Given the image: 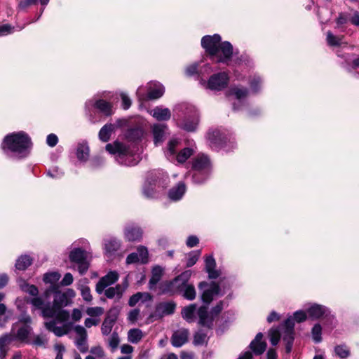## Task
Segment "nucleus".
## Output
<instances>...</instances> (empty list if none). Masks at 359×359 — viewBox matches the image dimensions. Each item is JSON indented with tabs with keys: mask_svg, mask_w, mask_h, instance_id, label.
Listing matches in <instances>:
<instances>
[{
	"mask_svg": "<svg viewBox=\"0 0 359 359\" xmlns=\"http://www.w3.org/2000/svg\"><path fill=\"white\" fill-rule=\"evenodd\" d=\"M269 337L272 345H277L280 337L279 331L277 329H271L269 331Z\"/></svg>",
	"mask_w": 359,
	"mask_h": 359,
	"instance_id": "nucleus-49",
	"label": "nucleus"
},
{
	"mask_svg": "<svg viewBox=\"0 0 359 359\" xmlns=\"http://www.w3.org/2000/svg\"><path fill=\"white\" fill-rule=\"evenodd\" d=\"M82 312L80 309H74L72 310V314H71V317H72V319L73 321L74 322H78L79 321L81 318H82Z\"/></svg>",
	"mask_w": 359,
	"mask_h": 359,
	"instance_id": "nucleus-61",
	"label": "nucleus"
},
{
	"mask_svg": "<svg viewBox=\"0 0 359 359\" xmlns=\"http://www.w3.org/2000/svg\"><path fill=\"white\" fill-rule=\"evenodd\" d=\"M176 304L172 302H164L158 304L155 311L150 317L156 319L161 318L164 316L171 315L174 313Z\"/></svg>",
	"mask_w": 359,
	"mask_h": 359,
	"instance_id": "nucleus-8",
	"label": "nucleus"
},
{
	"mask_svg": "<svg viewBox=\"0 0 359 359\" xmlns=\"http://www.w3.org/2000/svg\"><path fill=\"white\" fill-rule=\"evenodd\" d=\"M228 76L225 73H219L212 75L208 80L207 87L214 90H221L228 83Z\"/></svg>",
	"mask_w": 359,
	"mask_h": 359,
	"instance_id": "nucleus-7",
	"label": "nucleus"
},
{
	"mask_svg": "<svg viewBox=\"0 0 359 359\" xmlns=\"http://www.w3.org/2000/svg\"><path fill=\"white\" fill-rule=\"evenodd\" d=\"M336 354L341 358H346L349 355L348 349L344 346H337L335 347Z\"/></svg>",
	"mask_w": 359,
	"mask_h": 359,
	"instance_id": "nucleus-50",
	"label": "nucleus"
},
{
	"mask_svg": "<svg viewBox=\"0 0 359 359\" xmlns=\"http://www.w3.org/2000/svg\"><path fill=\"white\" fill-rule=\"evenodd\" d=\"M120 342L119 337L117 333L114 332L109 339V345L114 350L116 349Z\"/></svg>",
	"mask_w": 359,
	"mask_h": 359,
	"instance_id": "nucleus-53",
	"label": "nucleus"
},
{
	"mask_svg": "<svg viewBox=\"0 0 359 359\" xmlns=\"http://www.w3.org/2000/svg\"><path fill=\"white\" fill-rule=\"evenodd\" d=\"M57 142V137L55 134H50L48 135L46 142L50 147H55Z\"/></svg>",
	"mask_w": 359,
	"mask_h": 359,
	"instance_id": "nucleus-64",
	"label": "nucleus"
},
{
	"mask_svg": "<svg viewBox=\"0 0 359 359\" xmlns=\"http://www.w3.org/2000/svg\"><path fill=\"white\" fill-rule=\"evenodd\" d=\"M76 337L74 340L75 345L81 353H86L88 350L87 343L88 333L86 328L81 325H75L73 328Z\"/></svg>",
	"mask_w": 359,
	"mask_h": 359,
	"instance_id": "nucleus-5",
	"label": "nucleus"
},
{
	"mask_svg": "<svg viewBox=\"0 0 359 359\" xmlns=\"http://www.w3.org/2000/svg\"><path fill=\"white\" fill-rule=\"evenodd\" d=\"M29 137L24 133H12L5 137L1 148L12 152L22 154L31 147Z\"/></svg>",
	"mask_w": 359,
	"mask_h": 359,
	"instance_id": "nucleus-3",
	"label": "nucleus"
},
{
	"mask_svg": "<svg viewBox=\"0 0 359 359\" xmlns=\"http://www.w3.org/2000/svg\"><path fill=\"white\" fill-rule=\"evenodd\" d=\"M69 259L78 265L80 274H84L89 268V262L87 260L86 252L80 248L73 250L69 254Z\"/></svg>",
	"mask_w": 359,
	"mask_h": 359,
	"instance_id": "nucleus-4",
	"label": "nucleus"
},
{
	"mask_svg": "<svg viewBox=\"0 0 359 359\" xmlns=\"http://www.w3.org/2000/svg\"><path fill=\"white\" fill-rule=\"evenodd\" d=\"M180 292H182L183 297L188 300H193L196 297V290L192 285H187L182 289V290H179Z\"/></svg>",
	"mask_w": 359,
	"mask_h": 359,
	"instance_id": "nucleus-38",
	"label": "nucleus"
},
{
	"mask_svg": "<svg viewBox=\"0 0 359 359\" xmlns=\"http://www.w3.org/2000/svg\"><path fill=\"white\" fill-rule=\"evenodd\" d=\"M118 277L119 275L116 271H109L104 276L102 277L96 284V292L98 294H102L107 287L116 283L118 280Z\"/></svg>",
	"mask_w": 359,
	"mask_h": 359,
	"instance_id": "nucleus-9",
	"label": "nucleus"
},
{
	"mask_svg": "<svg viewBox=\"0 0 359 359\" xmlns=\"http://www.w3.org/2000/svg\"><path fill=\"white\" fill-rule=\"evenodd\" d=\"M32 332V327L29 325H22L14 332V339H15L20 342L29 344L30 343L29 336Z\"/></svg>",
	"mask_w": 359,
	"mask_h": 359,
	"instance_id": "nucleus-14",
	"label": "nucleus"
},
{
	"mask_svg": "<svg viewBox=\"0 0 359 359\" xmlns=\"http://www.w3.org/2000/svg\"><path fill=\"white\" fill-rule=\"evenodd\" d=\"M60 277L61 276L58 272H50L44 274L43 280L46 283L55 285L60 280Z\"/></svg>",
	"mask_w": 359,
	"mask_h": 359,
	"instance_id": "nucleus-36",
	"label": "nucleus"
},
{
	"mask_svg": "<svg viewBox=\"0 0 359 359\" xmlns=\"http://www.w3.org/2000/svg\"><path fill=\"white\" fill-rule=\"evenodd\" d=\"M121 97L122 100V107L124 109H128L131 105L130 99L128 97L126 94L123 93L121 94Z\"/></svg>",
	"mask_w": 359,
	"mask_h": 359,
	"instance_id": "nucleus-59",
	"label": "nucleus"
},
{
	"mask_svg": "<svg viewBox=\"0 0 359 359\" xmlns=\"http://www.w3.org/2000/svg\"><path fill=\"white\" fill-rule=\"evenodd\" d=\"M294 318L298 323L303 322L306 319V313L303 311H297L294 313Z\"/></svg>",
	"mask_w": 359,
	"mask_h": 359,
	"instance_id": "nucleus-60",
	"label": "nucleus"
},
{
	"mask_svg": "<svg viewBox=\"0 0 359 359\" xmlns=\"http://www.w3.org/2000/svg\"><path fill=\"white\" fill-rule=\"evenodd\" d=\"M196 310L195 304H191L184 307L182 310V316L188 322H193L194 320V316Z\"/></svg>",
	"mask_w": 359,
	"mask_h": 359,
	"instance_id": "nucleus-25",
	"label": "nucleus"
},
{
	"mask_svg": "<svg viewBox=\"0 0 359 359\" xmlns=\"http://www.w3.org/2000/svg\"><path fill=\"white\" fill-rule=\"evenodd\" d=\"M118 313L119 309L117 307H113L108 311L101 326L102 334L108 335L111 332Z\"/></svg>",
	"mask_w": 359,
	"mask_h": 359,
	"instance_id": "nucleus-6",
	"label": "nucleus"
},
{
	"mask_svg": "<svg viewBox=\"0 0 359 359\" xmlns=\"http://www.w3.org/2000/svg\"><path fill=\"white\" fill-rule=\"evenodd\" d=\"M123 290L120 285H116L115 287H111L104 290V295L108 299L116 298L119 300L123 296Z\"/></svg>",
	"mask_w": 359,
	"mask_h": 359,
	"instance_id": "nucleus-23",
	"label": "nucleus"
},
{
	"mask_svg": "<svg viewBox=\"0 0 359 359\" xmlns=\"http://www.w3.org/2000/svg\"><path fill=\"white\" fill-rule=\"evenodd\" d=\"M193 154V151L189 148H184L177 156V160L179 163L185 162Z\"/></svg>",
	"mask_w": 359,
	"mask_h": 359,
	"instance_id": "nucleus-41",
	"label": "nucleus"
},
{
	"mask_svg": "<svg viewBox=\"0 0 359 359\" xmlns=\"http://www.w3.org/2000/svg\"><path fill=\"white\" fill-rule=\"evenodd\" d=\"M151 114L158 121H166L171 116L170 111L168 108L156 107L151 111Z\"/></svg>",
	"mask_w": 359,
	"mask_h": 359,
	"instance_id": "nucleus-20",
	"label": "nucleus"
},
{
	"mask_svg": "<svg viewBox=\"0 0 359 359\" xmlns=\"http://www.w3.org/2000/svg\"><path fill=\"white\" fill-rule=\"evenodd\" d=\"M137 254L140 258L142 263H146L147 262L148 251L147 249L144 246H140L137 248Z\"/></svg>",
	"mask_w": 359,
	"mask_h": 359,
	"instance_id": "nucleus-52",
	"label": "nucleus"
},
{
	"mask_svg": "<svg viewBox=\"0 0 359 359\" xmlns=\"http://www.w3.org/2000/svg\"><path fill=\"white\" fill-rule=\"evenodd\" d=\"M164 93V88L161 84H154L153 88H150L148 93V97L151 100H155L161 97Z\"/></svg>",
	"mask_w": 359,
	"mask_h": 359,
	"instance_id": "nucleus-31",
	"label": "nucleus"
},
{
	"mask_svg": "<svg viewBox=\"0 0 359 359\" xmlns=\"http://www.w3.org/2000/svg\"><path fill=\"white\" fill-rule=\"evenodd\" d=\"M95 106L101 112L104 113L107 116H109L112 114L111 104L107 101L99 100L95 102Z\"/></svg>",
	"mask_w": 359,
	"mask_h": 359,
	"instance_id": "nucleus-30",
	"label": "nucleus"
},
{
	"mask_svg": "<svg viewBox=\"0 0 359 359\" xmlns=\"http://www.w3.org/2000/svg\"><path fill=\"white\" fill-rule=\"evenodd\" d=\"M89 149L86 144H81L76 150V156L81 161H86L88 157Z\"/></svg>",
	"mask_w": 359,
	"mask_h": 359,
	"instance_id": "nucleus-37",
	"label": "nucleus"
},
{
	"mask_svg": "<svg viewBox=\"0 0 359 359\" xmlns=\"http://www.w3.org/2000/svg\"><path fill=\"white\" fill-rule=\"evenodd\" d=\"M327 309L321 305L313 304L307 311L309 317L313 319H318L326 314Z\"/></svg>",
	"mask_w": 359,
	"mask_h": 359,
	"instance_id": "nucleus-21",
	"label": "nucleus"
},
{
	"mask_svg": "<svg viewBox=\"0 0 359 359\" xmlns=\"http://www.w3.org/2000/svg\"><path fill=\"white\" fill-rule=\"evenodd\" d=\"M201 255V251L197 250L192 252L189 254L187 261V266L191 267L194 265L198 261L199 257Z\"/></svg>",
	"mask_w": 359,
	"mask_h": 359,
	"instance_id": "nucleus-44",
	"label": "nucleus"
},
{
	"mask_svg": "<svg viewBox=\"0 0 359 359\" xmlns=\"http://www.w3.org/2000/svg\"><path fill=\"white\" fill-rule=\"evenodd\" d=\"M185 192V186L184 184H179L169 191V197L172 200H179Z\"/></svg>",
	"mask_w": 359,
	"mask_h": 359,
	"instance_id": "nucleus-29",
	"label": "nucleus"
},
{
	"mask_svg": "<svg viewBox=\"0 0 359 359\" xmlns=\"http://www.w3.org/2000/svg\"><path fill=\"white\" fill-rule=\"evenodd\" d=\"M69 304H70V301L67 299L64 292L55 291L53 304L52 305V307H54L55 311L57 312L59 310H62V307L67 306Z\"/></svg>",
	"mask_w": 359,
	"mask_h": 359,
	"instance_id": "nucleus-16",
	"label": "nucleus"
},
{
	"mask_svg": "<svg viewBox=\"0 0 359 359\" xmlns=\"http://www.w3.org/2000/svg\"><path fill=\"white\" fill-rule=\"evenodd\" d=\"M263 334L262 333H258L255 339L250 343V348L252 350L255 354L261 355L262 354L266 348V344L262 341Z\"/></svg>",
	"mask_w": 359,
	"mask_h": 359,
	"instance_id": "nucleus-15",
	"label": "nucleus"
},
{
	"mask_svg": "<svg viewBox=\"0 0 359 359\" xmlns=\"http://www.w3.org/2000/svg\"><path fill=\"white\" fill-rule=\"evenodd\" d=\"M81 294L83 299L86 302H91L93 300V296L90 292V289L87 285H81L79 287Z\"/></svg>",
	"mask_w": 359,
	"mask_h": 359,
	"instance_id": "nucleus-42",
	"label": "nucleus"
},
{
	"mask_svg": "<svg viewBox=\"0 0 359 359\" xmlns=\"http://www.w3.org/2000/svg\"><path fill=\"white\" fill-rule=\"evenodd\" d=\"M179 143H180V141L177 139H172L169 141L168 149V152L171 155H173L175 153V148L177 147Z\"/></svg>",
	"mask_w": 359,
	"mask_h": 359,
	"instance_id": "nucleus-58",
	"label": "nucleus"
},
{
	"mask_svg": "<svg viewBox=\"0 0 359 359\" xmlns=\"http://www.w3.org/2000/svg\"><path fill=\"white\" fill-rule=\"evenodd\" d=\"M201 46L211 56L217 58V62H226L233 54V47L230 43H221V37L218 34L205 36L201 39Z\"/></svg>",
	"mask_w": 359,
	"mask_h": 359,
	"instance_id": "nucleus-2",
	"label": "nucleus"
},
{
	"mask_svg": "<svg viewBox=\"0 0 359 359\" xmlns=\"http://www.w3.org/2000/svg\"><path fill=\"white\" fill-rule=\"evenodd\" d=\"M20 288L22 291L29 294L34 297L39 296V290L34 285H29L28 283H23L22 284H20Z\"/></svg>",
	"mask_w": 359,
	"mask_h": 359,
	"instance_id": "nucleus-39",
	"label": "nucleus"
},
{
	"mask_svg": "<svg viewBox=\"0 0 359 359\" xmlns=\"http://www.w3.org/2000/svg\"><path fill=\"white\" fill-rule=\"evenodd\" d=\"M191 276V271L190 270L184 271L170 282V287L172 289H176L178 291L182 290V289H184V287L188 285L187 282L189 280Z\"/></svg>",
	"mask_w": 359,
	"mask_h": 359,
	"instance_id": "nucleus-10",
	"label": "nucleus"
},
{
	"mask_svg": "<svg viewBox=\"0 0 359 359\" xmlns=\"http://www.w3.org/2000/svg\"><path fill=\"white\" fill-rule=\"evenodd\" d=\"M230 94L234 95L238 100L245 97L248 95L246 88H233L230 90Z\"/></svg>",
	"mask_w": 359,
	"mask_h": 359,
	"instance_id": "nucleus-45",
	"label": "nucleus"
},
{
	"mask_svg": "<svg viewBox=\"0 0 359 359\" xmlns=\"http://www.w3.org/2000/svg\"><path fill=\"white\" fill-rule=\"evenodd\" d=\"M166 129L167 126L163 124H156L153 126L154 143L156 144L163 141V137Z\"/></svg>",
	"mask_w": 359,
	"mask_h": 359,
	"instance_id": "nucleus-22",
	"label": "nucleus"
},
{
	"mask_svg": "<svg viewBox=\"0 0 359 359\" xmlns=\"http://www.w3.org/2000/svg\"><path fill=\"white\" fill-rule=\"evenodd\" d=\"M32 260L29 256H21L17 260L15 267L19 270H25L29 266L32 264Z\"/></svg>",
	"mask_w": 359,
	"mask_h": 359,
	"instance_id": "nucleus-34",
	"label": "nucleus"
},
{
	"mask_svg": "<svg viewBox=\"0 0 359 359\" xmlns=\"http://www.w3.org/2000/svg\"><path fill=\"white\" fill-rule=\"evenodd\" d=\"M73 276L70 273H67L61 281V284L64 286H68L73 283Z\"/></svg>",
	"mask_w": 359,
	"mask_h": 359,
	"instance_id": "nucleus-63",
	"label": "nucleus"
},
{
	"mask_svg": "<svg viewBox=\"0 0 359 359\" xmlns=\"http://www.w3.org/2000/svg\"><path fill=\"white\" fill-rule=\"evenodd\" d=\"M106 150L110 154H124L126 151V147L122 143L114 142L113 144H107Z\"/></svg>",
	"mask_w": 359,
	"mask_h": 359,
	"instance_id": "nucleus-27",
	"label": "nucleus"
},
{
	"mask_svg": "<svg viewBox=\"0 0 359 359\" xmlns=\"http://www.w3.org/2000/svg\"><path fill=\"white\" fill-rule=\"evenodd\" d=\"M121 247V242L115 238L104 241V253L108 257L113 256Z\"/></svg>",
	"mask_w": 359,
	"mask_h": 359,
	"instance_id": "nucleus-17",
	"label": "nucleus"
},
{
	"mask_svg": "<svg viewBox=\"0 0 359 359\" xmlns=\"http://www.w3.org/2000/svg\"><path fill=\"white\" fill-rule=\"evenodd\" d=\"M90 352L92 354V356L95 357V359L105 358L104 351L100 346H95L91 348Z\"/></svg>",
	"mask_w": 359,
	"mask_h": 359,
	"instance_id": "nucleus-47",
	"label": "nucleus"
},
{
	"mask_svg": "<svg viewBox=\"0 0 359 359\" xmlns=\"http://www.w3.org/2000/svg\"><path fill=\"white\" fill-rule=\"evenodd\" d=\"M47 343V340L42 335H36L32 341L33 345L36 346H43Z\"/></svg>",
	"mask_w": 359,
	"mask_h": 359,
	"instance_id": "nucleus-56",
	"label": "nucleus"
},
{
	"mask_svg": "<svg viewBox=\"0 0 359 359\" xmlns=\"http://www.w3.org/2000/svg\"><path fill=\"white\" fill-rule=\"evenodd\" d=\"M151 273V277L149 280L151 287L156 285L161 280L163 275V269L159 266H156L153 268Z\"/></svg>",
	"mask_w": 359,
	"mask_h": 359,
	"instance_id": "nucleus-32",
	"label": "nucleus"
},
{
	"mask_svg": "<svg viewBox=\"0 0 359 359\" xmlns=\"http://www.w3.org/2000/svg\"><path fill=\"white\" fill-rule=\"evenodd\" d=\"M14 340L11 334H5L0 337V348L8 349V346Z\"/></svg>",
	"mask_w": 359,
	"mask_h": 359,
	"instance_id": "nucleus-40",
	"label": "nucleus"
},
{
	"mask_svg": "<svg viewBox=\"0 0 359 359\" xmlns=\"http://www.w3.org/2000/svg\"><path fill=\"white\" fill-rule=\"evenodd\" d=\"M284 325L285 327V331L294 332V318H292L291 317L288 318L285 321Z\"/></svg>",
	"mask_w": 359,
	"mask_h": 359,
	"instance_id": "nucleus-62",
	"label": "nucleus"
},
{
	"mask_svg": "<svg viewBox=\"0 0 359 359\" xmlns=\"http://www.w3.org/2000/svg\"><path fill=\"white\" fill-rule=\"evenodd\" d=\"M100 323L99 318H87L84 321V325L87 328H90L93 326H97Z\"/></svg>",
	"mask_w": 359,
	"mask_h": 359,
	"instance_id": "nucleus-57",
	"label": "nucleus"
},
{
	"mask_svg": "<svg viewBox=\"0 0 359 359\" xmlns=\"http://www.w3.org/2000/svg\"><path fill=\"white\" fill-rule=\"evenodd\" d=\"M206 339L207 335L205 333L202 332H198L194 335V343L196 345H201L206 341Z\"/></svg>",
	"mask_w": 359,
	"mask_h": 359,
	"instance_id": "nucleus-51",
	"label": "nucleus"
},
{
	"mask_svg": "<svg viewBox=\"0 0 359 359\" xmlns=\"http://www.w3.org/2000/svg\"><path fill=\"white\" fill-rule=\"evenodd\" d=\"M216 262L212 256L207 257L205 259V270L210 279H215L219 276V273L215 270Z\"/></svg>",
	"mask_w": 359,
	"mask_h": 359,
	"instance_id": "nucleus-18",
	"label": "nucleus"
},
{
	"mask_svg": "<svg viewBox=\"0 0 359 359\" xmlns=\"http://www.w3.org/2000/svg\"><path fill=\"white\" fill-rule=\"evenodd\" d=\"M209 165V159L205 156L197 157L193 164V168L196 170H201Z\"/></svg>",
	"mask_w": 359,
	"mask_h": 359,
	"instance_id": "nucleus-33",
	"label": "nucleus"
},
{
	"mask_svg": "<svg viewBox=\"0 0 359 359\" xmlns=\"http://www.w3.org/2000/svg\"><path fill=\"white\" fill-rule=\"evenodd\" d=\"M115 126L113 124H107L100 130L99 137L102 142H107L110 139L111 134L114 130Z\"/></svg>",
	"mask_w": 359,
	"mask_h": 359,
	"instance_id": "nucleus-26",
	"label": "nucleus"
},
{
	"mask_svg": "<svg viewBox=\"0 0 359 359\" xmlns=\"http://www.w3.org/2000/svg\"><path fill=\"white\" fill-rule=\"evenodd\" d=\"M151 299V295L147 292H137L136 294L132 295L130 297L129 301H128V304L130 306H134L141 299L150 300Z\"/></svg>",
	"mask_w": 359,
	"mask_h": 359,
	"instance_id": "nucleus-28",
	"label": "nucleus"
},
{
	"mask_svg": "<svg viewBox=\"0 0 359 359\" xmlns=\"http://www.w3.org/2000/svg\"><path fill=\"white\" fill-rule=\"evenodd\" d=\"M140 315V311L138 309H134L128 312V320L132 325L135 324V323L139 319Z\"/></svg>",
	"mask_w": 359,
	"mask_h": 359,
	"instance_id": "nucleus-46",
	"label": "nucleus"
},
{
	"mask_svg": "<svg viewBox=\"0 0 359 359\" xmlns=\"http://www.w3.org/2000/svg\"><path fill=\"white\" fill-rule=\"evenodd\" d=\"M37 0H20L18 7L20 10H25L27 8L36 4Z\"/></svg>",
	"mask_w": 359,
	"mask_h": 359,
	"instance_id": "nucleus-54",
	"label": "nucleus"
},
{
	"mask_svg": "<svg viewBox=\"0 0 359 359\" xmlns=\"http://www.w3.org/2000/svg\"><path fill=\"white\" fill-rule=\"evenodd\" d=\"M342 36L334 35L331 32H327L326 41L330 46H339L342 43Z\"/></svg>",
	"mask_w": 359,
	"mask_h": 359,
	"instance_id": "nucleus-35",
	"label": "nucleus"
},
{
	"mask_svg": "<svg viewBox=\"0 0 359 359\" xmlns=\"http://www.w3.org/2000/svg\"><path fill=\"white\" fill-rule=\"evenodd\" d=\"M139 262H141V260L140 258L139 257L138 254L136 252L129 254L126 259V263L127 264H135Z\"/></svg>",
	"mask_w": 359,
	"mask_h": 359,
	"instance_id": "nucleus-55",
	"label": "nucleus"
},
{
	"mask_svg": "<svg viewBox=\"0 0 359 359\" xmlns=\"http://www.w3.org/2000/svg\"><path fill=\"white\" fill-rule=\"evenodd\" d=\"M219 287L217 284L212 283L209 289L205 290L202 294V299L204 302L210 303L213 297L219 294Z\"/></svg>",
	"mask_w": 359,
	"mask_h": 359,
	"instance_id": "nucleus-19",
	"label": "nucleus"
},
{
	"mask_svg": "<svg viewBox=\"0 0 359 359\" xmlns=\"http://www.w3.org/2000/svg\"><path fill=\"white\" fill-rule=\"evenodd\" d=\"M321 331L322 328L319 324H316L312 329L313 339L317 343L321 341Z\"/></svg>",
	"mask_w": 359,
	"mask_h": 359,
	"instance_id": "nucleus-48",
	"label": "nucleus"
},
{
	"mask_svg": "<svg viewBox=\"0 0 359 359\" xmlns=\"http://www.w3.org/2000/svg\"><path fill=\"white\" fill-rule=\"evenodd\" d=\"M189 331L182 328L176 330L172 335L171 343L175 347H180L188 341Z\"/></svg>",
	"mask_w": 359,
	"mask_h": 359,
	"instance_id": "nucleus-11",
	"label": "nucleus"
},
{
	"mask_svg": "<svg viewBox=\"0 0 359 359\" xmlns=\"http://www.w3.org/2000/svg\"><path fill=\"white\" fill-rule=\"evenodd\" d=\"M124 236L128 241H140L142 237V231L137 226L128 225L125 229Z\"/></svg>",
	"mask_w": 359,
	"mask_h": 359,
	"instance_id": "nucleus-13",
	"label": "nucleus"
},
{
	"mask_svg": "<svg viewBox=\"0 0 359 359\" xmlns=\"http://www.w3.org/2000/svg\"><path fill=\"white\" fill-rule=\"evenodd\" d=\"M143 337L142 331L138 328H133L128 332V341L132 344L139 343Z\"/></svg>",
	"mask_w": 359,
	"mask_h": 359,
	"instance_id": "nucleus-24",
	"label": "nucleus"
},
{
	"mask_svg": "<svg viewBox=\"0 0 359 359\" xmlns=\"http://www.w3.org/2000/svg\"><path fill=\"white\" fill-rule=\"evenodd\" d=\"M27 302L32 306L33 309L39 310L43 318L55 317L53 320L44 322L43 325L47 330L53 332L57 337H62L69 333L68 325L57 326V323H65L69 320V312L67 310H59L56 312L50 302L39 296L33 297L27 300Z\"/></svg>",
	"mask_w": 359,
	"mask_h": 359,
	"instance_id": "nucleus-1",
	"label": "nucleus"
},
{
	"mask_svg": "<svg viewBox=\"0 0 359 359\" xmlns=\"http://www.w3.org/2000/svg\"><path fill=\"white\" fill-rule=\"evenodd\" d=\"M86 313L90 317H99L104 313V309L100 306L88 307Z\"/></svg>",
	"mask_w": 359,
	"mask_h": 359,
	"instance_id": "nucleus-43",
	"label": "nucleus"
},
{
	"mask_svg": "<svg viewBox=\"0 0 359 359\" xmlns=\"http://www.w3.org/2000/svg\"><path fill=\"white\" fill-rule=\"evenodd\" d=\"M197 313L199 318V324L208 328H211L215 320L211 312L209 313L206 307L201 306L198 309Z\"/></svg>",
	"mask_w": 359,
	"mask_h": 359,
	"instance_id": "nucleus-12",
	"label": "nucleus"
}]
</instances>
